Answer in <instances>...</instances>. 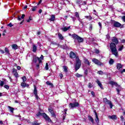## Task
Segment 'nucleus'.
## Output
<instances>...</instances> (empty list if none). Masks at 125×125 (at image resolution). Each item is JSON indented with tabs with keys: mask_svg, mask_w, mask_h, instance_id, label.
<instances>
[{
	"mask_svg": "<svg viewBox=\"0 0 125 125\" xmlns=\"http://www.w3.org/2000/svg\"><path fill=\"white\" fill-rule=\"evenodd\" d=\"M21 85L22 86V87H26V86L28 87L29 86V84H27L25 82L21 83Z\"/></svg>",
	"mask_w": 125,
	"mask_h": 125,
	"instance_id": "5701e85b",
	"label": "nucleus"
},
{
	"mask_svg": "<svg viewBox=\"0 0 125 125\" xmlns=\"http://www.w3.org/2000/svg\"><path fill=\"white\" fill-rule=\"evenodd\" d=\"M77 2L79 4V5H85V4H86V2H85V1H83L82 0H79Z\"/></svg>",
	"mask_w": 125,
	"mask_h": 125,
	"instance_id": "ddd939ff",
	"label": "nucleus"
},
{
	"mask_svg": "<svg viewBox=\"0 0 125 125\" xmlns=\"http://www.w3.org/2000/svg\"><path fill=\"white\" fill-rule=\"evenodd\" d=\"M111 25H113V27H115V28H119L122 26V24L120 22L115 21H111Z\"/></svg>",
	"mask_w": 125,
	"mask_h": 125,
	"instance_id": "423d86ee",
	"label": "nucleus"
},
{
	"mask_svg": "<svg viewBox=\"0 0 125 125\" xmlns=\"http://www.w3.org/2000/svg\"><path fill=\"white\" fill-rule=\"evenodd\" d=\"M32 125H40V123L38 121H34L32 123Z\"/></svg>",
	"mask_w": 125,
	"mask_h": 125,
	"instance_id": "f704fd0d",
	"label": "nucleus"
},
{
	"mask_svg": "<svg viewBox=\"0 0 125 125\" xmlns=\"http://www.w3.org/2000/svg\"><path fill=\"white\" fill-rule=\"evenodd\" d=\"M32 20H33V19H32V18L31 17H30L29 18V19L28 20H26V21L28 23H30V22H31V21H32Z\"/></svg>",
	"mask_w": 125,
	"mask_h": 125,
	"instance_id": "c9c22d12",
	"label": "nucleus"
},
{
	"mask_svg": "<svg viewBox=\"0 0 125 125\" xmlns=\"http://www.w3.org/2000/svg\"><path fill=\"white\" fill-rule=\"evenodd\" d=\"M124 72H125V69H124L121 72V74H123V73H124Z\"/></svg>",
	"mask_w": 125,
	"mask_h": 125,
	"instance_id": "338daca9",
	"label": "nucleus"
},
{
	"mask_svg": "<svg viewBox=\"0 0 125 125\" xmlns=\"http://www.w3.org/2000/svg\"><path fill=\"white\" fill-rule=\"evenodd\" d=\"M12 48L13 49H15V50H16V49H18V46L16 44H13L12 45Z\"/></svg>",
	"mask_w": 125,
	"mask_h": 125,
	"instance_id": "a211bd4d",
	"label": "nucleus"
},
{
	"mask_svg": "<svg viewBox=\"0 0 125 125\" xmlns=\"http://www.w3.org/2000/svg\"><path fill=\"white\" fill-rule=\"evenodd\" d=\"M14 75L15 76V77H16V78H18L19 77V75H18V73H15Z\"/></svg>",
	"mask_w": 125,
	"mask_h": 125,
	"instance_id": "5fc2aeb1",
	"label": "nucleus"
},
{
	"mask_svg": "<svg viewBox=\"0 0 125 125\" xmlns=\"http://www.w3.org/2000/svg\"><path fill=\"white\" fill-rule=\"evenodd\" d=\"M5 53L6 54H9V50L7 47L5 48Z\"/></svg>",
	"mask_w": 125,
	"mask_h": 125,
	"instance_id": "c756f323",
	"label": "nucleus"
},
{
	"mask_svg": "<svg viewBox=\"0 0 125 125\" xmlns=\"http://www.w3.org/2000/svg\"><path fill=\"white\" fill-rule=\"evenodd\" d=\"M4 87L5 88H6V89H9V86L7 85H5L4 86Z\"/></svg>",
	"mask_w": 125,
	"mask_h": 125,
	"instance_id": "603ef678",
	"label": "nucleus"
},
{
	"mask_svg": "<svg viewBox=\"0 0 125 125\" xmlns=\"http://www.w3.org/2000/svg\"><path fill=\"white\" fill-rule=\"evenodd\" d=\"M38 60L39 63H42V60H41L40 58L38 57H35L33 58V62H34L35 63H37V61H38Z\"/></svg>",
	"mask_w": 125,
	"mask_h": 125,
	"instance_id": "9b49d317",
	"label": "nucleus"
},
{
	"mask_svg": "<svg viewBox=\"0 0 125 125\" xmlns=\"http://www.w3.org/2000/svg\"><path fill=\"white\" fill-rule=\"evenodd\" d=\"M79 105L80 104H79V103L77 102L73 103H70L69 108H70V109H74V108H76V107H79Z\"/></svg>",
	"mask_w": 125,
	"mask_h": 125,
	"instance_id": "0eeeda50",
	"label": "nucleus"
},
{
	"mask_svg": "<svg viewBox=\"0 0 125 125\" xmlns=\"http://www.w3.org/2000/svg\"><path fill=\"white\" fill-rule=\"evenodd\" d=\"M48 111L50 113H52V112H53V109L51 108V107H49L48 108Z\"/></svg>",
	"mask_w": 125,
	"mask_h": 125,
	"instance_id": "a19ab883",
	"label": "nucleus"
},
{
	"mask_svg": "<svg viewBox=\"0 0 125 125\" xmlns=\"http://www.w3.org/2000/svg\"><path fill=\"white\" fill-rule=\"evenodd\" d=\"M75 16L77 18L78 20H79V21L80 22V23H81V24H83V21H82V20H81V19L80 18V15H79V13L76 12Z\"/></svg>",
	"mask_w": 125,
	"mask_h": 125,
	"instance_id": "dca6fc26",
	"label": "nucleus"
},
{
	"mask_svg": "<svg viewBox=\"0 0 125 125\" xmlns=\"http://www.w3.org/2000/svg\"><path fill=\"white\" fill-rule=\"evenodd\" d=\"M49 21H54L55 20V15H52L51 16V18L49 19Z\"/></svg>",
	"mask_w": 125,
	"mask_h": 125,
	"instance_id": "6ab92c4d",
	"label": "nucleus"
},
{
	"mask_svg": "<svg viewBox=\"0 0 125 125\" xmlns=\"http://www.w3.org/2000/svg\"><path fill=\"white\" fill-rule=\"evenodd\" d=\"M60 77L61 79H62V78H63V74L62 73L60 74Z\"/></svg>",
	"mask_w": 125,
	"mask_h": 125,
	"instance_id": "680f3d73",
	"label": "nucleus"
},
{
	"mask_svg": "<svg viewBox=\"0 0 125 125\" xmlns=\"http://www.w3.org/2000/svg\"><path fill=\"white\" fill-rule=\"evenodd\" d=\"M67 108H65L64 110V113L65 114H67Z\"/></svg>",
	"mask_w": 125,
	"mask_h": 125,
	"instance_id": "0e129e2a",
	"label": "nucleus"
},
{
	"mask_svg": "<svg viewBox=\"0 0 125 125\" xmlns=\"http://www.w3.org/2000/svg\"><path fill=\"white\" fill-rule=\"evenodd\" d=\"M7 26H8L9 27H10V28H11V27H13V25L12 24V23L11 22H10L9 24H7Z\"/></svg>",
	"mask_w": 125,
	"mask_h": 125,
	"instance_id": "3c124183",
	"label": "nucleus"
},
{
	"mask_svg": "<svg viewBox=\"0 0 125 125\" xmlns=\"http://www.w3.org/2000/svg\"><path fill=\"white\" fill-rule=\"evenodd\" d=\"M45 70H48V63H46V65L45 66Z\"/></svg>",
	"mask_w": 125,
	"mask_h": 125,
	"instance_id": "37998d69",
	"label": "nucleus"
},
{
	"mask_svg": "<svg viewBox=\"0 0 125 125\" xmlns=\"http://www.w3.org/2000/svg\"><path fill=\"white\" fill-rule=\"evenodd\" d=\"M70 28H71V26H68L67 27H64L63 28H62V31H63V32H67V31L68 30H69V29H70Z\"/></svg>",
	"mask_w": 125,
	"mask_h": 125,
	"instance_id": "f3484780",
	"label": "nucleus"
},
{
	"mask_svg": "<svg viewBox=\"0 0 125 125\" xmlns=\"http://www.w3.org/2000/svg\"><path fill=\"white\" fill-rule=\"evenodd\" d=\"M22 18L21 17H20V16H19L18 17V20H19V21H21Z\"/></svg>",
	"mask_w": 125,
	"mask_h": 125,
	"instance_id": "bf43d9fd",
	"label": "nucleus"
},
{
	"mask_svg": "<svg viewBox=\"0 0 125 125\" xmlns=\"http://www.w3.org/2000/svg\"><path fill=\"white\" fill-rule=\"evenodd\" d=\"M84 62L85 64H87V65H90V63L89 62V61H88V60L86 59H84Z\"/></svg>",
	"mask_w": 125,
	"mask_h": 125,
	"instance_id": "7c9ffc66",
	"label": "nucleus"
},
{
	"mask_svg": "<svg viewBox=\"0 0 125 125\" xmlns=\"http://www.w3.org/2000/svg\"><path fill=\"white\" fill-rule=\"evenodd\" d=\"M75 76L77 77V78H82V77H83V75L80 74L79 73H76Z\"/></svg>",
	"mask_w": 125,
	"mask_h": 125,
	"instance_id": "2f4dec72",
	"label": "nucleus"
},
{
	"mask_svg": "<svg viewBox=\"0 0 125 125\" xmlns=\"http://www.w3.org/2000/svg\"><path fill=\"white\" fill-rule=\"evenodd\" d=\"M110 47L112 54L115 55V57H118L119 53L118 52V50H117V48H116V44L114 42L110 43Z\"/></svg>",
	"mask_w": 125,
	"mask_h": 125,
	"instance_id": "f03ea898",
	"label": "nucleus"
},
{
	"mask_svg": "<svg viewBox=\"0 0 125 125\" xmlns=\"http://www.w3.org/2000/svg\"><path fill=\"white\" fill-rule=\"evenodd\" d=\"M9 109H10V112H11V113H13V111H14V108L13 107H11V106H8Z\"/></svg>",
	"mask_w": 125,
	"mask_h": 125,
	"instance_id": "473e14b6",
	"label": "nucleus"
},
{
	"mask_svg": "<svg viewBox=\"0 0 125 125\" xmlns=\"http://www.w3.org/2000/svg\"><path fill=\"white\" fill-rule=\"evenodd\" d=\"M108 118H109V119H111V120H117V116L115 115L109 116Z\"/></svg>",
	"mask_w": 125,
	"mask_h": 125,
	"instance_id": "412c9836",
	"label": "nucleus"
},
{
	"mask_svg": "<svg viewBox=\"0 0 125 125\" xmlns=\"http://www.w3.org/2000/svg\"><path fill=\"white\" fill-rule=\"evenodd\" d=\"M43 117L44 119H45V120L47 121V122H48V123H50V122H51V119H50V118H49V117H48V116H47L46 114L45 113L43 114Z\"/></svg>",
	"mask_w": 125,
	"mask_h": 125,
	"instance_id": "9d476101",
	"label": "nucleus"
},
{
	"mask_svg": "<svg viewBox=\"0 0 125 125\" xmlns=\"http://www.w3.org/2000/svg\"><path fill=\"white\" fill-rule=\"evenodd\" d=\"M114 60H113V59H110L109 61V64L110 65H113V64H114Z\"/></svg>",
	"mask_w": 125,
	"mask_h": 125,
	"instance_id": "bb28decb",
	"label": "nucleus"
},
{
	"mask_svg": "<svg viewBox=\"0 0 125 125\" xmlns=\"http://www.w3.org/2000/svg\"><path fill=\"white\" fill-rule=\"evenodd\" d=\"M21 17V19H24V18H25V14H22Z\"/></svg>",
	"mask_w": 125,
	"mask_h": 125,
	"instance_id": "052dcab7",
	"label": "nucleus"
},
{
	"mask_svg": "<svg viewBox=\"0 0 125 125\" xmlns=\"http://www.w3.org/2000/svg\"><path fill=\"white\" fill-rule=\"evenodd\" d=\"M117 68L118 70H120V69L123 68V65H122V64L121 63H117Z\"/></svg>",
	"mask_w": 125,
	"mask_h": 125,
	"instance_id": "b1692460",
	"label": "nucleus"
},
{
	"mask_svg": "<svg viewBox=\"0 0 125 125\" xmlns=\"http://www.w3.org/2000/svg\"><path fill=\"white\" fill-rule=\"evenodd\" d=\"M98 25L100 26V29H102V23H101V22H98Z\"/></svg>",
	"mask_w": 125,
	"mask_h": 125,
	"instance_id": "09e8293b",
	"label": "nucleus"
},
{
	"mask_svg": "<svg viewBox=\"0 0 125 125\" xmlns=\"http://www.w3.org/2000/svg\"><path fill=\"white\" fill-rule=\"evenodd\" d=\"M91 94L92 95L93 97H95V93H94V92L91 91Z\"/></svg>",
	"mask_w": 125,
	"mask_h": 125,
	"instance_id": "8fccbe9b",
	"label": "nucleus"
},
{
	"mask_svg": "<svg viewBox=\"0 0 125 125\" xmlns=\"http://www.w3.org/2000/svg\"><path fill=\"white\" fill-rule=\"evenodd\" d=\"M89 31H91V30H92V24L91 23L89 24Z\"/></svg>",
	"mask_w": 125,
	"mask_h": 125,
	"instance_id": "79ce46f5",
	"label": "nucleus"
},
{
	"mask_svg": "<svg viewBox=\"0 0 125 125\" xmlns=\"http://www.w3.org/2000/svg\"><path fill=\"white\" fill-rule=\"evenodd\" d=\"M97 74H99V75H103L104 74V72L103 71L100 70L97 72Z\"/></svg>",
	"mask_w": 125,
	"mask_h": 125,
	"instance_id": "58836bf2",
	"label": "nucleus"
},
{
	"mask_svg": "<svg viewBox=\"0 0 125 125\" xmlns=\"http://www.w3.org/2000/svg\"><path fill=\"white\" fill-rule=\"evenodd\" d=\"M43 114L44 113H41V112H39L37 114H36V117H40V116H42L43 117Z\"/></svg>",
	"mask_w": 125,
	"mask_h": 125,
	"instance_id": "a878e982",
	"label": "nucleus"
},
{
	"mask_svg": "<svg viewBox=\"0 0 125 125\" xmlns=\"http://www.w3.org/2000/svg\"><path fill=\"white\" fill-rule=\"evenodd\" d=\"M88 120L90 121V122H91L92 124H94V120H93V118L91 116H88Z\"/></svg>",
	"mask_w": 125,
	"mask_h": 125,
	"instance_id": "4be33fe9",
	"label": "nucleus"
},
{
	"mask_svg": "<svg viewBox=\"0 0 125 125\" xmlns=\"http://www.w3.org/2000/svg\"><path fill=\"white\" fill-rule=\"evenodd\" d=\"M85 18H86V19H89V21L92 20V17H91L90 15L85 16Z\"/></svg>",
	"mask_w": 125,
	"mask_h": 125,
	"instance_id": "cd10ccee",
	"label": "nucleus"
},
{
	"mask_svg": "<svg viewBox=\"0 0 125 125\" xmlns=\"http://www.w3.org/2000/svg\"><path fill=\"white\" fill-rule=\"evenodd\" d=\"M96 83L98 84V85L100 86V87L102 89H103V85H102V83H101V82L98 80L97 79L96 81Z\"/></svg>",
	"mask_w": 125,
	"mask_h": 125,
	"instance_id": "2eb2a0df",
	"label": "nucleus"
},
{
	"mask_svg": "<svg viewBox=\"0 0 125 125\" xmlns=\"http://www.w3.org/2000/svg\"><path fill=\"white\" fill-rule=\"evenodd\" d=\"M16 73H17V70L14 68L13 69V75H14L15 74H16Z\"/></svg>",
	"mask_w": 125,
	"mask_h": 125,
	"instance_id": "c03bdc74",
	"label": "nucleus"
},
{
	"mask_svg": "<svg viewBox=\"0 0 125 125\" xmlns=\"http://www.w3.org/2000/svg\"><path fill=\"white\" fill-rule=\"evenodd\" d=\"M109 83L112 85H116V87H117L116 88V90L117 91L118 94H119V93H120V91L122 90V87L121 86L118 84V83H116V82L113 81H111Z\"/></svg>",
	"mask_w": 125,
	"mask_h": 125,
	"instance_id": "7ed1b4c3",
	"label": "nucleus"
},
{
	"mask_svg": "<svg viewBox=\"0 0 125 125\" xmlns=\"http://www.w3.org/2000/svg\"><path fill=\"white\" fill-rule=\"evenodd\" d=\"M21 79L23 81V82H25L27 81V78H26L25 76H24V77H22Z\"/></svg>",
	"mask_w": 125,
	"mask_h": 125,
	"instance_id": "4c0bfd02",
	"label": "nucleus"
},
{
	"mask_svg": "<svg viewBox=\"0 0 125 125\" xmlns=\"http://www.w3.org/2000/svg\"><path fill=\"white\" fill-rule=\"evenodd\" d=\"M63 71L64 72H65V73H67L68 72V67L66 66H64L63 67Z\"/></svg>",
	"mask_w": 125,
	"mask_h": 125,
	"instance_id": "c85d7f7f",
	"label": "nucleus"
},
{
	"mask_svg": "<svg viewBox=\"0 0 125 125\" xmlns=\"http://www.w3.org/2000/svg\"><path fill=\"white\" fill-rule=\"evenodd\" d=\"M32 51L33 52H37V46L36 45H33Z\"/></svg>",
	"mask_w": 125,
	"mask_h": 125,
	"instance_id": "393cba45",
	"label": "nucleus"
},
{
	"mask_svg": "<svg viewBox=\"0 0 125 125\" xmlns=\"http://www.w3.org/2000/svg\"><path fill=\"white\" fill-rule=\"evenodd\" d=\"M103 100H104V102L105 104H108V105H109V107L110 109H112L113 108V104H112V102H111L110 101L108 100L106 98H104Z\"/></svg>",
	"mask_w": 125,
	"mask_h": 125,
	"instance_id": "6e6552de",
	"label": "nucleus"
},
{
	"mask_svg": "<svg viewBox=\"0 0 125 125\" xmlns=\"http://www.w3.org/2000/svg\"><path fill=\"white\" fill-rule=\"evenodd\" d=\"M17 69H18V70H21V67L19 66H18L17 67Z\"/></svg>",
	"mask_w": 125,
	"mask_h": 125,
	"instance_id": "e2e57ef3",
	"label": "nucleus"
},
{
	"mask_svg": "<svg viewBox=\"0 0 125 125\" xmlns=\"http://www.w3.org/2000/svg\"><path fill=\"white\" fill-rule=\"evenodd\" d=\"M95 52H96V53L98 54V53H99V50H96Z\"/></svg>",
	"mask_w": 125,
	"mask_h": 125,
	"instance_id": "774afa93",
	"label": "nucleus"
},
{
	"mask_svg": "<svg viewBox=\"0 0 125 125\" xmlns=\"http://www.w3.org/2000/svg\"><path fill=\"white\" fill-rule=\"evenodd\" d=\"M111 41L112 42H115V43L116 44L119 43V40H118V38H116L115 37H112Z\"/></svg>",
	"mask_w": 125,
	"mask_h": 125,
	"instance_id": "f8f14e48",
	"label": "nucleus"
},
{
	"mask_svg": "<svg viewBox=\"0 0 125 125\" xmlns=\"http://www.w3.org/2000/svg\"><path fill=\"white\" fill-rule=\"evenodd\" d=\"M46 84H48V85H52V83H50L49 81H48L46 83Z\"/></svg>",
	"mask_w": 125,
	"mask_h": 125,
	"instance_id": "de8ad7c7",
	"label": "nucleus"
},
{
	"mask_svg": "<svg viewBox=\"0 0 125 125\" xmlns=\"http://www.w3.org/2000/svg\"><path fill=\"white\" fill-rule=\"evenodd\" d=\"M58 36L59 39H60V40H61L62 41L64 40V37H63L62 34H61L60 33H59L58 34Z\"/></svg>",
	"mask_w": 125,
	"mask_h": 125,
	"instance_id": "aec40b11",
	"label": "nucleus"
},
{
	"mask_svg": "<svg viewBox=\"0 0 125 125\" xmlns=\"http://www.w3.org/2000/svg\"><path fill=\"white\" fill-rule=\"evenodd\" d=\"M0 52L2 53V54H4V51L2 49H0Z\"/></svg>",
	"mask_w": 125,
	"mask_h": 125,
	"instance_id": "4d7b16f0",
	"label": "nucleus"
},
{
	"mask_svg": "<svg viewBox=\"0 0 125 125\" xmlns=\"http://www.w3.org/2000/svg\"><path fill=\"white\" fill-rule=\"evenodd\" d=\"M88 87H89V88H91V87H93V85L91 84V83H88Z\"/></svg>",
	"mask_w": 125,
	"mask_h": 125,
	"instance_id": "ea45409f",
	"label": "nucleus"
},
{
	"mask_svg": "<svg viewBox=\"0 0 125 125\" xmlns=\"http://www.w3.org/2000/svg\"><path fill=\"white\" fill-rule=\"evenodd\" d=\"M72 38H73L74 40H77L78 42H83V39L77 35V34H72Z\"/></svg>",
	"mask_w": 125,
	"mask_h": 125,
	"instance_id": "20e7f679",
	"label": "nucleus"
},
{
	"mask_svg": "<svg viewBox=\"0 0 125 125\" xmlns=\"http://www.w3.org/2000/svg\"><path fill=\"white\" fill-rule=\"evenodd\" d=\"M34 94L35 96L36 99H39V96H38V91L37 90V86L35 85H34Z\"/></svg>",
	"mask_w": 125,
	"mask_h": 125,
	"instance_id": "1a4fd4ad",
	"label": "nucleus"
},
{
	"mask_svg": "<svg viewBox=\"0 0 125 125\" xmlns=\"http://www.w3.org/2000/svg\"><path fill=\"white\" fill-rule=\"evenodd\" d=\"M92 61L93 63H95L96 65H97L98 66H103L104 65V63L100 62L97 59L93 58Z\"/></svg>",
	"mask_w": 125,
	"mask_h": 125,
	"instance_id": "39448f33",
	"label": "nucleus"
},
{
	"mask_svg": "<svg viewBox=\"0 0 125 125\" xmlns=\"http://www.w3.org/2000/svg\"><path fill=\"white\" fill-rule=\"evenodd\" d=\"M38 8V7L34 6L32 8V11H36L37 10V9Z\"/></svg>",
	"mask_w": 125,
	"mask_h": 125,
	"instance_id": "e433bc0d",
	"label": "nucleus"
},
{
	"mask_svg": "<svg viewBox=\"0 0 125 125\" xmlns=\"http://www.w3.org/2000/svg\"><path fill=\"white\" fill-rule=\"evenodd\" d=\"M84 74L85 75H87V74H88V70H87V69H86V70L84 71Z\"/></svg>",
	"mask_w": 125,
	"mask_h": 125,
	"instance_id": "6e6d98bb",
	"label": "nucleus"
},
{
	"mask_svg": "<svg viewBox=\"0 0 125 125\" xmlns=\"http://www.w3.org/2000/svg\"><path fill=\"white\" fill-rule=\"evenodd\" d=\"M3 84H4V82L3 81H0V86H3Z\"/></svg>",
	"mask_w": 125,
	"mask_h": 125,
	"instance_id": "49530a36",
	"label": "nucleus"
},
{
	"mask_svg": "<svg viewBox=\"0 0 125 125\" xmlns=\"http://www.w3.org/2000/svg\"><path fill=\"white\" fill-rule=\"evenodd\" d=\"M124 49V45L120 46L118 49V51H122Z\"/></svg>",
	"mask_w": 125,
	"mask_h": 125,
	"instance_id": "72a5a7b5",
	"label": "nucleus"
},
{
	"mask_svg": "<svg viewBox=\"0 0 125 125\" xmlns=\"http://www.w3.org/2000/svg\"><path fill=\"white\" fill-rule=\"evenodd\" d=\"M39 58H40V60H41V62H42V60L43 59V56H42V55L41 57Z\"/></svg>",
	"mask_w": 125,
	"mask_h": 125,
	"instance_id": "13d9d810",
	"label": "nucleus"
},
{
	"mask_svg": "<svg viewBox=\"0 0 125 125\" xmlns=\"http://www.w3.org/2000/svg\"><path fill=\"white\" fill-rule=\"evenodd\" d=\"M51 114L52 115V117H53L54 118H55L56 117V115H55V113H54V112H51Z\"/></svg>",
	"mask_w": 125,
	"mask_h": 125,
	"instance_id": "a18cd8bd",
	"label": "nucleus"
},
{
	"mask_svg": "<svg viewBox=\"0 0 125 125\" xmlns=\"http://www.w3.org/2000/svg\"><path fill=\"white\" fill-rule=\"evenodd\" d=\"M122 20H123V22H125V16H123L122 17Z\"/></svg>",
	"mask_w": 125,
	"mask_h": 125,
	"instance_id": "864d4df0",
	"label": "nucleus"
},
{
	"mask_svg": "<svg viewBox=\"0 0 125 125\" xmlns=\"http://www.w3.org/2000/svg\"><path fill=\"white\" fill-rule=\"evenodd\" d=\"M70 58H76V63L75 65V71L77 72L81 68V66H82V61L79 58V57H76V54L73 52H70Z\"/></svg>",
	"mask_w": 125,
	"mask_h": 125,
	"instance_id": "f257e3e1",
	"label": "nucleus"
},
{
	"mask_svg": "<svg viewBox=\"0 0 125 125\" xmlns=\"http://www.w3.org/2000/svg\"><path fill=\"white\" fill-rule=\"evenodd\" d=\"M94 112L95 113V118H96L95 119V121L97 124H98V123H99V118H98V115H97V112H96V110H94Z\"/></svg>",
	"mask_w": 125,
	"mask_h": 125,
	"instance_id": "4468645a",
	"label": "nucleus"
},
{
	"mask_svg": "<svg viewBox=\"0 0 125 125\" xmlns=\"http://www.w3.org/2000/svg\"><path fill=\"white\" fill-rule=\"evenodd\" d=\"M122 43H125V40L123 39L121 41Z\"/></svg>",
	"mask_w": 125,
	"mask_h": 125,
	"instance_id": "69168bd1",
	"label": "nucleus"
}]
</instances>
